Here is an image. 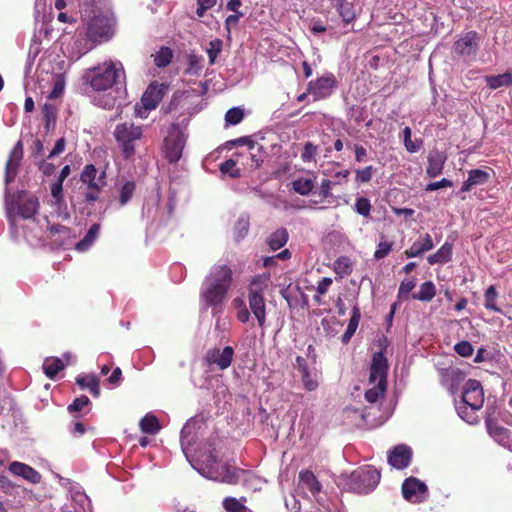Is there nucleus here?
I'll return each instance as SVG.
<instances>
[{"label":"nucleus","instance_id":"f257e3e1","mask_svg":"<svg viewBox=\"0 0 512 512\" xmlns=\"http://www.w3.org/2000/svg\"><path fill=\"white\" fill-rule=\"evenodd\" d=\"M192 433L190 423H187L181 431V447L186 458L191 462L192 466L204 477L235 484L239 479L241 470L228 465H220L217 460L216 449L211 444L205 445L197 451L195 457L190 459V435Z\"/></svg>","mask_w":512,"mask_h":512},{"label":"nucleus","instance_id":"f03ea898","mask_svg":"<svg viewBox=\"0 0 512 512\" xmlns=\"http://www.w3.org/2000/svg\"><path fill=\"white\" fill-rule=\"evenodd\" d=\"M125 79L123 65L119 61L107 60L85 72V80L90 87L98 92L94 96L95 105L111 109L116 105L114 85Z\"/></svg>","mask_w":512,"mask_h":512},{"label":"nucleus","instance_id":"7ed1b4c3","mask_svg":"<svg viewBox=\"0 0 512 512\" xmlns=\"http://www.w3.org/2000/svg\"><path fill=\"white\" fill-rule=\"evenodd\" d=\"M231 283L232 270L230 267L225 264L213 266L203 283L201 291L204 304L215 308L220 306L226 298Z\"/></svg>","mask_w":512,"mask_h":512},{"label":"nucleus","instance_id":"20e7f679","mask_svg":"<svg viewBox=\"0 0 512 512\" xmlns=\"http://www.w3.org/2000/svg\"><path fill=\"white\" fill-rule=\"evenodd\" d=\"M272 291L271 276L269 273L255 275L247 287L248 306L252 316L257 320L258 326L266 327L267 307L265 296Z\"/></svg>","mask_w":512,"mask_h":512},{"label":"nucleus","instance_id":"39448f33","mask_svg":"<svg viewBox=\"0 0 512 512\" xmlns=\"http://www.w3.org/2000/svg\"><path fill=\"white\" fill-rule=\"evenodd\" d=\"M388 362L383 352H377L373 355L370 366V375L365 392V399L371 404L378 403L384 396L387 387Z\"/></svg>","mask_w":512,"mask_h":512},{"label":"nucleus","instance_id":"423d86ee","mask_svg":"<svg viewBox=\"0 0 512 512\" xmlns=\"http://www.w3.org/2000/svg\"><path fill=\"white\" fill-rule=\"evenodd\" d=\"M6 211L11 222L19 215L24 219L32 218L38 211V199L24 192L7 195L5 199Z\"/></svg>","mask_w":512,"mask_h":512},{"label":"nucleus","instance_id":"0eeeda50","mask_svg":"<svg viewBox=\"0 0 512 512\" xmlns=\"http://www.w3.org/2000/svg\"><path fill=\"white\" fill-rule=\"evenodd\" d=\"M115 20L111 13L94 15L85 25L86 37L92 43H102L111 39L114 34Z\"/></svg>","mask_w":512,"mask_h":512},{"label":"nucleus","instance_id":"6e6552de","mask_svg":"<svg viewBox=\"0 0 512 512\" xmlns=\"http://www.w3.org/2000/svg\"><path fill=\"white\" fill-rule=\"evenodd\" d=\"M113 135L124 156L128 158L135 154L137 143L143 138V131L141 126L123 122L116 125Z\"/></svg>","mask_w":512,"mask_h":512},{"label":"nucleus","instance_id":"1a4fd4ad","mask_svg":"<svg viewBox=\"0 0 512 512\" xmlns=\"http://www.w3.org/2000/svg\"><path fill=\"white\" fill-rule=\"evenodd\" d=\"M352 488L358 493H369L378 485L380 473L371 466L362 467L351 474Z\"/></svg>","mask_w":512,"mask_h":512},{"label":"nucleus","instance_id":"9d476101","mask_svg":"<svg viewBox=\"0 0 512 512\" xmlns=\"http://www.w3.org/2000/svg\"><path fill=\"white\" fill-rule=\"evenodd\" d=\"M81 182L87 185L86 201L94 202L98 199L99 192L106 185L105 172L98 173L93 165L84 167L81 176Z\"/></svg>","mask_w":512,"mask_h":512},{"label":"nucleus","instance_id":"9b49d317","mask_svg":"<svg viewBox=\"0 0 512 512\" xmlns=\"http://www.w3.org/2000/svg\"><path fill=\"white\" fill-rule=\"evenodd\" d=\"M164 85L151 84L144 92L141 102L135 105V114L139 118H147L149 111L155 109L162 100Z\"/></svg>","mask_w":512,"mask_h":512},{"label":"nucleus","instance_id":"f8f14e48","mask_svg":"<svg viewBox=\"0 0 512 512\" xmlns=\"http://www.w3.org/2000/svg\"><path fill=\"white\" fill-rule=\"evenodd\" d=\"M295 367L299 373L303 388L308 392L317 390L322 378L321 371L315 366H309L306 359L301 356L296 357Z\"/></svg>","mask_w":512,"mask_h":512},{"label":"nucleus","instance_id":"ddd939ff","mask_svg":"<svg viewBox=\"0 0 512 512\" xmlns=\"http://www.w3.org/2000/svg\"><path fill=\"white\" fill-rule=\"evenodd\" d=\"M336 87V78L332 73H325L316 80L308 83V94L313 96L315 101L329 97Z\"/></svg>","mask_w":512,"mask_h":512},{"label":"nucleus","instance_id":"4468645a","mask_svg":"<svg viewBox=\"0 0 512 512\" xmlns=\"http://www.w3.org/2000/svg\"><path fill=\"white\" fill-rule=\"evenodd\" d=\"M458 403L470 405L474 409H482L484 404V390L481 383L475 379H469L462 391V399Z\"/></svg>","mask_w":512,"mask_h":512},{"label":"nucleus","instance_id":"2eb2a0df","mask_svg":"<svg viewBox=\"0 0 512 512\" xmlns=\"http://www.w3.org/2000/svg\"><path fill=\"white\" fill-rule=\"evenodd\" d=\"M184 138L182 134L173 130L164 140L163 150L169 162H177L182 156Z\"/></svg>","mask_w":512,"mask_h":512},{"label":"nucleus","instance_id":"dca6fc26","mask_svg":"<svg viewBox=\"0 0 512 512\" xmlns=\"http://www.w3.org/2000/svg\"><path fill=\"white\" fill-rule=\"evenodd\" d=\"M479 47V38L476 32H468L454 43L456 54L466 58H474Z\"/></svg>","mask_w":512,"mask_h":512},{"label":"nucleus","instance_id":"f3484780","mask_svg":"<svg viewBox=\"0 0 512 512\" xmlns=\"http://www.w3.org/2000/svg\"><path fill=\"white\" fill-rule=\"evenodd\" d=\"M426 485L417 478L410 477L402 485V494L410 502H421L426 498Z\"/></svg>","mask_w":512,"mask_h":512},{"label":"nucleus","instance_id":"a211bd4d","mask_svg":"<svg viewBox=\"0 0 512 512\" xmlns=\"http://www.w3.org/2000/svg\"><path fill=\"white\" fill-rule=\"evenodd\" d=\"M233 355V348L226 346L222 350L219 348L209 350L206 359L210 365H216L219 369L225 370L231 365Z\"/></svg>","mask_w":512,"mask_h":512},{"label":"nucleus","instance_id":"6ab92c4d","mask_svg":"<svg viewBox=\"0 0 512 512\" xmlns=\"http://www.w3.org/2000/svg\"><path fill=\"white\" fill-rule=\"evenodd\" d=\"M23 158V144L21 141H18L10 152L9 158L5 167V182L9 184L14 181L18 168L20 166L21 160Z\"/></svg>","mask_w":512,"mask_h":512},{"label":"nucleus","instance_id":"aec40b11","mask_svg":"<svg viewBox=\"0 0 512 512\" xmlns=\"http://www.w3.org/2000/svg\"><path fill=\"white\" fill-rule=\"evenodd\" d=\"M412 459V449L400 444L395 446L388 454V463L396 469L406 468Z\"/></svg>","mask_w":512,"mask_h":512},{"label":"nucleus","instance_id":"412c9836","mask_svg":"<svg viewBox=\"0 0 512 512\" xmlns=\"http://www.w3.org/2000/svg\"><path fill=\"white\" fill-rule=\"evenodd\" d=\"M297 490L303 494L309 493L316 497L321 490V484L311 471L305 470L299 473Z\"/></svg>","mask_w":512,"mask_h":512},{"label":"nucleus","instance_id":"4be33fe9","mask_svg":"<svg viewBox=\"0 0 512 512\" xmlns=\"http://www.w3.org/2000/svg\"><path fill=\"white\" fill-rule=\"evenodd\" d=\"M9 471L16 476L22 477L30 483L37 484L41 481V475L31 466L14 461L9 465Z\"/></svg>","mask_w":512,"mask_h":512},{"label":"nucleus","instance_id":"5701e85b","mask_svg":"<svg viewBox=\"0 0 512 512\" xmlns=\"http://www.w3.org/2000/svg\"><path fill=\"white\" fill-rule=\"evenodd\" d=\"M488 179V172L481 169L471 170L468 179L462 185L461 191H470L474 186L486 183Z\"/></svg>","mask_w":512,"mask_h":512},{"label":"nucleus","instance_id":"b1692460","mask_svg":"<svg viewBox=\"0 0 512 512\" xmlns=\"http://www.w3.org/2000/svg\"><path fill=\"white\" fill-rule=\"evenodd\" d=\"M455 410L458 416L470 425L477 424L480 420L478 411L481 409H474L470 405L463 403H455Z\"/></svg>","mask_w":512,"mask_h":512},{"label":"nucleus","instance_id":"393cba45","mask_svg":"<svg viewBox=\"0 0 512 512\" xmlns=\"http://www.w3.org/2000/svg\"><path fill=\"white\" fill-rule=\"evenodd\" d=\"M487 86L492 89L509 87L512 85V71H507L499 75H488L484 77Z\"/></svg>","mask_w":512,"mask_h":512},{"label":"nucleus","instance_id":"a878e982","mask_svg":"<svg viewBox=\"0 0 512 512\" xmlns=\"http://www.w3.org/2000/svg\"><path fill=\"white\" fill-rule=\"evenodd\" d=\"M433 244L429 235H426L422 238L416 240L412 246L405 251L407 257H418L422 255L424 252L432 249Z\"/></svg>","mask_w":512,"mask_h":512},{"label":"nucleus","instance_id":"bb28decb","mask_svg":"<svg viewBox=\"0 0 512 512\" xmlns=\"http://www.w3.org/2000/svg\"><path fill=\"white\" fill-rule=\"evenodd\" d=\"M76 382L82 389H88L93 396L100 395L99 379L94 374L78 376Z\"/></svg>","mask_w":512,"mask_h":512},{"label":"nucleus","instance_id":"cd10ccee","mask_svg":"<svg viewBox=\"0 0 512 512\" xmlns=\"http://www.w3.org/2000/svg\"><path fill=\"white\" fill-rule=\"evenodd\" d=\"M486 426L489 435L494 438L496 442L501 445H506L508 442V430L506 428L493 423L490 419L486 420Z\"/></svg>","mask_w":512,"mask_h":512},{"label":"nucleus","instance_id":"c85d7f7f","mask_svg":"<svg viewBox=\"0 0 512 512\" xmlns=\"http://www.w3.org/2000/svg\"><path fill=\"white\" fill-rule=\"evenodd\" d=\"M498 297L499 295L495 286H489L484 293V307L488 310L503 314L502 309L497 306Z\"/></svg>","mask_w":512,"mask_h":512},{"label":"nucleus","instance_id":"c756f323","mask_svg":"<svg viewBox=\"0 0 512 512\" xmlns=\"http://www.w3.org/2000/svg\"><path fill=\"white\" fill-rule=\"evenodd\" d=\"M63 361L56 357L46 358L43 363V369L47 377L53 379L59 371L64 369Z\"/></svg>","mask_w":512,"mask_h":512},{"label":"nucleus","instance_id":"7c9ffc66","mask_svg":"<svg viewBox=\"0 0 512 512\" xmlns=\"http://www.w3.org/2000/svg\"><path fill=\"white\" fill-rule=\"evenodd\" d=\"M288 240V232L285 228H279L275 232H273L269 239L268 244L273 250H278L282 248Z\"/></svg>","mask_w":512,"mask_h":512},{"label":"nucleus","instance_id":"2f4dec72","mask_svg":"<svg viewBox=\"0 0 512 512\" xmlns=\"http://www.w3.org/2000/svg\"><path fill=\"white\" fill-rule=\"evenodd\" d=\"M232 306L236 310L237 319L241 323H247L252 315L250 308H247L244 300L240 297L234 298L232 301Z\"/></svg>","mask_w":512,"mask_h":512},{"label":"nucleus","instance_id":"473e14b6","mask_svg":"<svg viewBox=\"0 0 512 512\" xmlns=\"http://www.w3.org/2000/svg\"><path fill=\"white\" fill-rule=\"evenodd\" d=\"M360 317H361V314H360V310L358 307H354L353 310H352V316H351V319L349 321V324L347 326V329L345 331V333L343 334L342 336V342L343 343H348L349 340L351 339V337L354 335L357 327H358V324H359V321H360Z\"/></svg>","mask_w":512,"mask_h":512},{"label":"nucleus","instance_id":"72a5a7b5","mask_svg":"<svg viewBox=\"0 0 512 512\" xmlns=\"http://www.w3.org/2000/svg\"><path fill=\"white\" fill-rule=\"evenodd\" d=\"M142 432L147 434H156L160 430L159 421L156 416L147 414L140 421Z\"/></svg>","mask_w":512,"mask_h":512},{"label":"nucleus","instance_id":"f704fd0d","mask_svg":"<svg viewBox=\"0 0 512 512\" xmlns=\"http://www.w3.org/2000/svg\"><path fill=\"white\" fill-rule=\"evenodd\" d=\"M99 229L98 224L92 225L84 239L76 244V249L80 252L86 251L97 238Z\"/></svg>","mask_w":512,"mask_h":512},{"label":"nucleus","instance_id":"c9c22d12","mask_svg":"<svg viewBox=\"0 0 512 512\" xmlns=\"http://www.w3.org/2000/svg\"><path fill=\"white\" fill-rule=\"evenodd\" d=\"M292 188L301 195H307L314 188V180L305 177L298 178L292 182Z\"/></svg>","mask_w":512,"mask_h":512},{"label":"nucleus","instance_id":"e433bc0d","mask_svg":"<svg viewBox=\"0 0 512 512\" xmlns=\"http://www.w3.org/2000/svg\"><path fill=\"white\" fill-rule=\"evenodd\" d=\"M435 286L432 282L423 283L419 291L413 295V299L420 301H430L435 296Z\"/></svg>","mask_w":512,"mask_h":512},{"label":"nucleus","instance_id":"4c0bfd02","mask_svg":"<svg viewBox=\"0 0 512 512\" xmlns=\"http://www.w3.org/2000/svg\"><path fill=\"white\" fill-rule=\"evenodd\" d=\"M249 219L246 216H241L234 226V237L237 241L242 240L249 231Z\"/></svg>","mask_w":512,"mask_h":512},{"label":"nucleus","instance_id":"58836bf2","mask_svg":"<svg viewBox=\"0 0 512 512\" xmlns=\"http://www.w3.org/2000/svg\"><path fill=\"white\" fill-rule=\"evenodd\" d=\"M403 142L406 150L410 153L417 152L421 147V142L418 140L411 139V129L409 127H405L402 132Z\"/></svg>","mask_w":512,"mask_h":512},{"label":"nucleus","instance_id":"ea45409f","mask_svg":"<svg viewBox=\"0 0 512 512\" xmlns=\"http://www.w3.org/2000/svg\"><path fill=\"white\" fill-rule=\"evenodd\" d=\"M340 17L345 23H351L356 18L354 7L351 3L346 2L336 8Z\"/></svg>","mask_w":512,"mask_h":512},{"label":"nucleus","instance_id":"a19ab883","mask_svg":"<svg viewBox=\"0 0 512 512\" xmlns=\"http://www.w3.org/2000/svg\"><path fill=\"white\" fill-rule=\"evenodd\" d=\"M222 47L223 42L220 39H214L209 42L206 52L208 54L210 64H214L216 58L222 51Z\"/></svg>","mask_w":512,"mask_h":512},{"label":"nucleus","instance_id":"79ce46f5","mask_svg":"<svg viewBox=\"0 0 512 512\" xmlns=\"http://www.w3.org/2000/svg\"><path fill=\"white\" fill-rule=\"evenodd\" d=\"M172 59V51L168 47H162L155 55L154 62L158 67L167 66Z\"/></svg>","mask_w":512,"mask_h":512},{"label":"nucleus","instance_id":"37998d69","mask_svg":"<svg viewBox=\"0 0 512 512\" xmlns=\"http://www.w3.org/2000/svg\"><path fill=\"white\" fill-rule=\"evenodd\" d=\"M444 160L439 156H430L427 173L431 177L437 176L442 170Z\"/></svg>","mask_w":512,"mask_h":512},{"label":"nucleus","instance_id":"c03bdc74","mask_svg":"<svg viewBox=\"0 0 512 512\" xmlns=\"http://www.w3.org/2000/svg\"><path fill=\"white\" fill-rule=\"evenodd\" d=\"M237 161L234 159H229L223 162L220 165V171L223 174H228L233 178H237L240 176L239 170L236 168Z\"/></svg>","mask_w":512,"mask_h":512},{"label":"nucleus","instance_id":"a18cd8bd","mask_svg":"<svg viewBox=\"0 0 512 512\" xmlns=\"http://www.w3.org/2000/svg\"><path fill=\"white\" fill-rule=\"evenodd\" d=\"M355 211L364 217H368L371 211L369 199L365 197L358 198L355 203Z\"/></svg>","mask_w":512,"mask_h":512},{"label":"nucleus","instance_id":"49530a36","mask_svg":"<svg viewBox=\"0 0 512 512\" xmlns=\"http://www.w3.org/2000/svg\"><path fill=\"white\" fill-rule=\"evenodd\" d=\"M223 507L227 512H240L244 504L241 500L234 497H226L223 500Z\"/></svg>","mask_w":512,"mask_h":512},{"label":"nucleus","instance_id":"de8ad7c7","mask_svg":"<svg viewBox=\"0 0 512 512\" xmlns=\"http://www.w3.org/2000/svg\"><path fill=\"white\" fill-rule=\"evenodd\" d=\"M243 111L240 108H231L225 115V120L231 125L240 123L243 119Z\"/></svg>","mask_w":512,"mask_h":512},{"label":"nucleus","instance_id":"09e8293b","mask_svg":"<svg viewBox=\"0 0 512 512\" xmlns=\"http://www.w3.org/2000/svg\"><path fill=\"white\" fill-rule=\"evenodd\" d=\"M455 352L461 357H469L473 354L474 348L468 341H461L454 346Z\"/></svg>","mask_w":512,"mask_h":512},{"label":"nucleus","instance_id":"8fccbe9b","mask_svg":"<svg viewBox=\"0 0 512 512\" xmlns=\"http://www.w3.org/2000/svg\"><path fill=\"white\" fill-rule=\"evenodd\" d=\"M135 190V184L133 182H126L120 191V203L125 205L132 197Z\"/></svg>","mask_w":512,"mask_h":512},{"label":"nucleus","instance_id":"3c124183","mask_svg":"<svg viewBox=\"0 0 512 512\" xmlns=\"http://www.w3.org/2000/svg\"><path fill=\"white\" fill-rule=\"evenodd\" d=\"M352 271L348 258L342 257L335 262V272L340 275H348Z\"/></svg>","mask_w":512,"mask_h":512},{"label":"nucleus","instance_id":"603ef678","mask_svg":"<svg viewBox=\"0 0 512 512\" xmlns=\"http://www.w3.org/2000/svg\"><path fill=\"white\" fill-rule=\"evenodd\" d=\"M392 249V243L388 241L379 242L377 249L374 253V258L379 260L385 258Z\"/></svg>","mask_w":512,"mask_h":512},{"label":"nucleus","instance_id":"864d4df0","mask_svg":"<svg viewBox=\"0 0 512 512\" xmlns=\"http://www.w3.org/2000/svg\"><path fill=\"white\" fill-rule=\"evenodd\" d=\"M51 195L54 200V203L60 205L63 201V183L59 181H55L51 185Z\"/></svg>","mask_w":512,"mask_h":512},{"label":"nucleus","instance_id":"5fc2aeb1","mask_svg":"<svg viewBox=\"0 0 512 512\" xmlns=\"http://www.w3.org/2000/svg\"><path fill=\"white\" fill-rule=\"evenodd\" d=\"M373 175V167L367 166L361 170H356V181L366 183L369 182Z\"/></svg>","mask_w":512,"mask_h":512},{"label":"nucleus","instance_id":"6e6d98bb","mask_svg":"<svg viewBox=\"0 0 512 512\" xmlns=\"http://www.w3.org/2000/svg\"><path fill=\"white\" fill-rule=\"evenodd\" d=\"M217 0H197L198 8L196 14L203 17L205 12L216 5Z\"/></svg>","mask_w":512,"mask_h":512},{"label":"nucleus","instance_id":"4d7b16f0","mask_svg":"<svg viewBox=\"0 0 512 512\" xmlns=\"http://www.w3.org/2000/svg\"><path fill=\"white\" fill-rule=\"evenodd\" d=\"M89 404V398L87 396H80L76 398L69 406L68 410L70 412H77L80 411L83 407L87 406Z\"/></svg>","mask_w":512,"mask_h":512},{"label":"nucleus","instance_id":"13d9d810","mask_svg":"<svg viewBox=\"0 0 512 512\" xmlns=\"http://www.w3.org/2000/svg\"><path fill=\"white\" fill-rule=\"evenodd\" d=\"M446 244L435 254L428 257V262L433 265L436 263H445L447 261V252L445 251Z\"/></svg>","mask_w":512,"mask_h":512},{"label":"nucleus","instance_id":"bf43d9fd","mask_svg":"<svg viewBox=\"0 0 512 512\" xmlns=\"http://www.w3.org/2000/svg\"><path fill=\"white\" fill-rule=\"evenodd\" d=\"M416 286V278L404 279L399 287V294L405 295L410 293Z\"/></svg>","mask_w":512,"mask_h":512},{"label":"nucleus","instance_id":"052dcab7","mask_svg":"<svg viewBox=\"0 0 512 512\" xmlns=\"http://www.w3.org/2000/svg\"><path fill=\"white\" fill-rule=\"evenodd\" d=\"M64 87H65L64 79L62 77L58 76L56 81H55V83H54L53 90L50 93L49 97L50 98H57L58 96H60L63 93Z\"/></svg>","mask_w":512,"mask_h":512},{"label":"nucleus","instance_id":"680f3d73","mask_svg":"<svg viewBox=\"0 0 512 512\" xmlns=\"http://www.w3.org/2000/svg\"><path fill=\"white\" fill-rule=\"evenodd\" d=\"M315 155H316V147L311 143H307L305 145L304 151L302 153L303 161L309 162L314 159Z\"/></svg>","mask_w":512,"mask_h":512},{"label":"nucleus","instance_id":"e2e57ef3","mask_svg":"<svg viewBox=\"0 0 512 512\" xmlns=\"http://www.w3.org/2000/svg\"><path fill=\"white\" fill-rule=\"evenodd\" d=\"M332 284V279L328 277L322 278L317 285V292L320 295H324Z\"/></svg>","mask_w":512,"mask_h":512},{"label":"nucleus","instance_id":"0e129e2a","mask_svg":"<svg viewBox=\"0 0 512 512\" xmlns=\"http://www.w3.org/2000/svg\"><path fill=\"white\" fill-rule=\"evenodd\" d=\"M234 14L229 15L225 20V26L228 31L230 27L238 23L239 19L244 16L243 12H233Z\"/></svg>","mask_w":512,"mask_h":512},{"label":"nucleus","instance_id":"69168bd1","mask_svg":"<svg viewBox=\"0 0 512 512\" xmlns=\"http://www.w3.org/2000/svg\"><path fill=\"white\" fill-rule=\"evenodd\" d=\"M64 149H65V139L64 138H60L55 143V146L52 149V151L50 152L48 157L49 158H53V157L61 154L64 151Z\"/></svg>","mask_w":512,"mask_h":512},{"label":"nucleus","instance_id":"338daca9","mask_svg":"<svg viewBox=\"0 0 512 512\" xmlns=\"http://www.w3.org/2000/svg\"><path fill=\"white\" fill-rule=\"evenodd\" d=\"M121 378H122V371L119 367H117L114 369L111 376L108 378V382L111 385L116 386V385H119V383L121 382Z\"/></svg>","mask_w":512,"mask_h":512},{"label":"nucleus","instance_id":"774afa93","mask_svg":"<svg viewBox=\"0 0 512 512\" xmlns=\"http://www.w3.org/2000/svg\"><path fill=\"white\" fill-rule=\"evenodd\" d=\"M332 187V182L328 179H324L321 182L320 190L323 197L327 198L330 196V190Z\"/></svg>","mask_w":512,"mask_h":512}]
</instances>
